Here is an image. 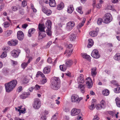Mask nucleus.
I'll return each instance as SVG.
<instances>
[{"instance_id":"f257e3e1","label":"nucleus","mask_w":120,"mask_h":120,"mask_svg":"<svg viewBox=\"0 0 120 120\" xmlns=\"http://www.w3.org/2000/svg\"><path fill=\"white\" fill-rule=\"evenodd\" d=\"M17 84V81L14 80L5 84L6 91L9 92L12 91L15 87Z\"/></svg>"},{"instance_id":"f03ea898","label":"nucleus","mask_w":120,"mask_h":120,"mask_svg":"<svg viewBox=\"0 0 120 120\" xmlns=\"http://www.w3.org/2000/svg\"><path fill=\"white\" fill-rule=\"evenodd\" d=\"M53 89L58 90L60 87V79L58 77H53Z\"/></svg>"},{"instance_id":"7ed1b4c3","label":"nucleus","mask_w":120,"mask_h":120,"mask_svg":"<svg viewBox=\"0 0 120 120\" xmlns=\"http://www.w3.org/2000/svg\"><path fill=\"white\" fill-rule=\"evenodd\" d=\"M52 24V22L49 20L47 21L45 23V26L47 28V30H46V33L49 36L52 35V31L51 30Z\"/></svg>"},{"instance_id":"20e7f679","label":"nucleus","mask_w":120,"mask_h":120,"mask_svg":"<svg viewBox=\"0 0 120 120\" xmlns=\"http://www.w3.org/2000/svg\"><path fill=\"white\" fill-rule=\"evenodd\" d=\"M104 22L105 23H108L110 22L112 20V15L109 13L106 14L104 17Z\"/></svg>"},{"instance_id":"39448f33","label":"nucleus","mask_w":120,"mask_h":120,"mask_svg":"<svg viewBox=\"0 0 120 120\" xmlns=\"http://www.w3.org/2000/svg\"><path fill=\"white\" fill-rule=\"evenodd\" d=\"M75 25V23L74 21H70L67 24L66 29L68 31H70L73 28Z\"/></svg>"},{"instance_id":"423d86ee","label":"nucleus","mask_w":120,"mask_h":120,"mask_svg":"<svg viewBox=\"0 0 120 120\" xmlns=\"http://www.w3.org/2000/svg\"><path fill=\"white\" fill-rule=\"evenodd\" d=\"M15 110L19 112V115L21 113L24 114L26 112V109L24 105H20L17 108L15 107Z\"/></svg>"},{"instance_id":"0eeeda50","label":"nucleus","mask_w":120,"mask_h":120,"mask_svg":"<svg viewBox=\"0 0 120 120\" xmlns=\"http://www.w3.org/2000/svg\"><path fill=\"white\" fill-rule=\"evenodd\" d=\"M41 103L38 99H36L34 100V101L33 104V107L35 109H38L40 107Z\"/></svg>"},{"instance_id":"6e6552de","label":"nucleus","mask_w":120,"mask_h":120,"mask_svg":"<svg viewBox=\"0 0 120 120\" xmlns=\"http://www.w3.org/2000/svg\"><path fill=\"white\" fill-rule=\"evenodd\" d=\"M91 56L95 58H99L100 56V55L98 53V51L97 49H94L92 51L91 54Z\"/></svg>"},{"instance_id":"1a4fd4ad","label":"nucleus","mask_w":120,"mask_h":120,"mask_svg":"<svg viewBox=\"0 0 120 120\" xmlns=\"http://www.w3.org/2000/svg\"><path fill=\"white\" fill-rule=\"evenodd\" d=\"M20 52V50L18 49L13 50L11 52V56L14 58H17L18 56L19 53Z\"/></svg>"},{"instance_id":"9d476101","label":"nucleus","mask_w":120,"mask_h":120,"mask_svg":"<svg viewBox=\"0 0 120 120\" xmlns=\"http://www.w3.org/2000/svg\"><path fill=\"white\" fill-rule=\"evenodd\" d=\"M87 80L86 82V85L88 88H91L93 86L92 80L91 78L88 77L86 79Z\"/></svg>"},{"instance_id":"9b49d317","label":"nucleus","mask_w":120,"mask_h":120,"mask_svg":"<svg viewBox=\"0 0 120 120\" xmlns=\"http://www.w3.org/2000/svg\"><path fill=\"white\" fill-rule=\"evenodd\" d=\"M80 112V109H77L76 108H74L71 111V114L72 116H75L79 114Z\"/></svg>"},{"instance_id":"f8f14e48","label":"nucleus","mask_w":120,"mask_h":120,"mask_svg":"<svg viewBox=\"0 0 120 120\" xmlns=\"http://www.w3.org/2000/svg\"><path fill=\"white\" fill-rule=\"evenodd\" d=\"M18 40H17L13 39L8 42V44L10 45L15 46L18 44Z\"/></svg>"},{"instance_id":"ddd939ff","label":"nucleus","mask_w":120,"mask_h":120,"mask_svg":"<svg viewBox=\"0 0 120 120\" xmlns=\"http://www.w3.org/2000/svg\"><path fill=\"white\" fill-rule=\"evenodd\" d=\"M17 37L18 39L19 40H22L24 38V34L21 31H18L17 33Z\"/></svg>"},{"instance_id":"4468645a","label":"nucleus","mask_w":120,"mask_h":120,"mask_svg":"<svg viewBox=\"0 0 120 120\" xmlns=\"http://www.w3.org/2000/svg\"><path fill=\"white\" fill-rule=\"evenodd\" d=\"M78 95L76 94H73L71 97V102L73 103H77Z\"/></svg>"},{"instance_id":"2eb2a0df","label":"nucleus","mask_w":120,"mask_h":120,"mask_svg":"<svg viewBox=\"0 0 120 120\" xmlns=\"http://www.w3.org/2000/svg\"><path fill=\"white\" fill-rule=\"evenodd\" d=\"M77 81L78 83L83 84L84 83V80L83 78V75L82 74H80L78 78Z\"/></svg>"},{"instance_id":"dca6fc26","label":"nucleus","mask_w":120,"mask_h":120,"mask_svg":"<svg viewBox=\"0 0 120 120\" xmlns=\"http://www.w3.org/2000/svg\"><path fill=\"white\" fill-rule=\"evenodd\" d=\"M32 59L31 58H29L27 62H25L22 63L21 64V66L22 68L24 69L27 66L28 64L30 63Z\"/></svg>"},{"instance_id":"f3484780","label":"nucleus","mask_w":120,"mask_h":120,"mask_svg":"<svg viewBox=\"0 0 120 120\" xmlns=\"http://www.w3.org/2000/svg\"><path fill=\"white\" fill-rule=\"evenodd\" d=\"M45 27L44 25L43 24L39 23L38 26V29L39 30V32H45Z\"/></svg>"},{"instance_id":"a211bd4d","label":"nucleus","mask_w":120,"mask_h":120,"mask_svg":"<svg viewBox=\"0 0 120 120\" xmlns=\"http://www.w3.org/2000/svg\"><path fill=\"white\" fill-rule=\"evenodd\" d=\"M30 95V94L28 92H24L20 95V98L22 99H25L27 97Z\"/></svg>"},{"instance_id":"6ab92c4d","label":"nucleus","mask_w":120,"mask_h":120,"mask_svg":"<svg viewBox=\"0 0 120 120\" xmlns=\"http://www.w3.org/2000/svg\"><path fill=\"white\" fill-rule=\"evenodd\" d=\"M38 38L39 39H42L46 36V34L45 33L41 32H38Z\"/></svg>"},{"instance_id":"aec40b11","label":"nucleus","mask_w":120,"mask_h":120,"mask_svg":"<svg viewBox=\"0 0 120 120\" xmlns=\"http://www.w3.org/2000/svg\"><path fill=\"white\" fill-rule=\"evenodd\" d=\"M72 51V49H67L65 51L64 53V54H65L66 53V56L68 57L71 55V53Z\"/></svg>"},{"instance_id":"412c9836","label":"nucleus","mask_w":120,"mask_h":120,"mask_svg":"<svg viewBox=\"0 0 120 120\" xmlns=\"http://www.w3.org/2000/svg\"><path fill=\"white\" fill-rule=\"evenodd\" d=\"M96 68H94L91 69V74L92 76L94 77L97 74V72L96 71Z\"/></svg>"},{"instance_id":"4be33fe9","label":"nucleus","mask_w":120,"mask_h":120,"mask_svg":"<svg viewBox=\"0 0 120 120\" xmlns=\"http://www.w3.org/2000/svg\"><path fill=\"white\" fill-rule=\"evenodd\" d=\"M72 64L73 61L71 60H65V64L67 67H70Z\"/></svg>"},{"instance_id":"5701e85b","label":"nucleus","mask_w":120,"mask_h":120,"mask_svg":"<svg viewBox=\"0 0 120 120\" xmlns=\"http://www.w3.org/2000/svg\"><path fill=\"white\" fill-rule=\"evenodd\" d=\"M74 8L72 5H70L69 6L68 8L67 11L69 13H72L73 11Z\"/></svg>"},{"instance_id":"b1692460","label":"nucleus","mask_w":120,"mask_h":120,"mask_svg":"<svg viewBox=\"0 0 120 120\" xmlns=\"http://www.w3.org/2000/svg\"><path fill=\"white\" fill-rule=\"evenodd\" d=\"M96 100L93 99L92 101L91 105L90 106L89 109L90 110H93L95 108L94 105L95 103Z\"/></svg>"},{"instance_id":"393cba45","label":"nucleus","mask_w":120,"mask_h":120,"mask_svg":"<svg viewBox=\"0 0 120 120\" xmlns=\"http://www.w3.org/2000/svg\"><path fill=\"white\" fill-rule=\"evenodd\" d=\"M88 43L87 45V47L88 48L91 47L94 44L93 40L91 39H89L88 40Z\"/></svg>"},{"instance_id":"a878e982","label":"nucleus","mask_w":120,"mask_h":120,"mask_svg":"<svg viewBox=\"0 0 120 120\" xmlns=\"http://www.w3.org/2000/svg\"><path fill=\"white\" fill-rule=\"evenodd\" d=\"M50 68L48 67H47L44 68L43 72L44 74H47L49 73L50 72Z\"/></svg>"},{"instance_id":"bb28decb","label":"nucleus","mask_w":120,"mask_h":120,"mask_svg":"<svg viewBox=\"0 0 120 120\" xmlns=\"http://www.w3.org/2000/svg\"><path fill=\"white\" fill-rule=\"evenodd\" d=\"M35 30V29L33 28H31L28 31V36L29 37H31V34H33Z\"/></svg>"},{"instance_id":"cd10ccee","label":"nucleus","mask_w":120,"mask_h":120,"mask_svg":"<svg viewBox=\"0 0 120 120\" xmlns=\"http://www.w3.org/2000/svg\"><path fill=\"white\" fill-rule=\"evenodd\" d=\"M114 58L116 60L119 61L120 60V53H117L114 56Z\"/></svg>"},{"instance_id":"c85d7f7f","label":"nucleus","mask_w":120,"mask_h":120,"mask_svg":"<svg viewBox=\"0 0 120 120\" xmlns=\"http://www.w3.org/2000/svg\"><path fill=\"white\" fill-rule=\"evenodd\" d=\"M102 94L105 96L108 95L109 93V90L106 89H104L102 91Z\"/></svg>"},{"instance_id":"c756f323","label":"nucleus","mask_w":120,"mask_h":120,"mask_svg":"<svg viewBox=\"0 0 120 120\" xmlns=\"http://www.w3.org/2000/svg\"><path fill=\"white\" fill-rule=\"evenodd\" d=\"M60 69L63 71H65L67 69V67L65 64L60 65Z\"/></svg>"},{"instance_id":"7c9ffc66","label":"nucleus","mask_w":120,"mask_h":120,"mask_svg":"<svg viewBox=\"0 0 120 120\" xmlns=\"http://www.w3.org/2000/svg\"><path fill=\"white\" fill-rule=\"evenodd\" d=\"M64 6V4L62 2L57 5V9L58 10H60L63 9Z\"/></svg>"},{"instance_id":"2f4dec72","label":"nucleus","mask_w":120,"mask_h":120,"mask_svg":"<svg viewBox=\"0 0 120 120\" xmlns=\"http://www.w3.org/2000/svg\"><path fill=\"white\" fill-rule=\"evenodd\" d=\"M44 2L46 4L49 3V6L52 7V0H44Z\"/></svg>"},{"instance_id":"473e14b6","label":"nucleus","mask_w":120,"mask_h":120,"mask_svg":"<svg viewBox=\"0 0 120 120\" xmlns=\"http://www.w3.org/2000/svg\"><path fill=\"white\" fill-rule=\"evenodd\" d=\"M97 33L96 31H93L90 32L89 33V34L92 37H94L97 35Z\"/></svg>"},{"instance_id":"72a5a7b5","label":"nucleus","mask_w":120,"mask_h":120,"mask_svg":"<svg viewBox=\"0 0 120 120\" xmlns=\"http://www.w3.org/2000/svg\"><path fill=\"white\" fill-rule=\"evenodd\" d=\"M79 87L80 88L81 92L82 93L85 92V90L84 85H80Z\"/></svg>"},{"instance_id":"f704fd0d","label":"nucleus","mask_w":120,"mask_h":120,"mask_svg":"<svg viewBox=\"0 0 120 120\" xmlns=\"http://www.w3.org/2000/svg\"><path fill=\"white\" fill-rule=\"evenodd\" d=\"M106 9L112 11L114 10L113 6L110 5H107L106 8Z\"/></svg>"},{"instance_id":"c9c22d12","label":"nucleus","mask_w":120,"mask_h":120,"mask_svg":"<svg viewBox=\"0 0 120 120\" xmlns=\"http://www.w3.org/2000/svg\"><path fill=\"white\" fill-rule=\"evenodd\" d=\"M86 20V19L85 18H83V21L81 23H79L77 26V28H80L82 26H83L84 24V23L85 22Z\"/></svg>"},{"instance_id":"e433bc0d","label":"nucleus","mask_w":120,"mask_h":120,"mask_svg":"<svg viewBox=\"0 0 120 120\" xmlns=\"http://www.w3.org/2000/svg\"><path fill=\"white\" fill-rule=\"evenodd\" d=\"M115 101L117 106L120 107V99L118 97L116 98L115 99Z\"/></svg>"},{"instance_id":"4c0bfd02","label":"nucleus","mask_w":120,"mask_h":120,"mask_svg":"<svg viewBox=\"0 0 120 120\" xmlns=\"http://www.w3.org/2000/svg\"><path fill=\"white\" fill-rule=\"evenodd\" d=\"M12 33V31L11 30H8L5 32V34L7 37L10 36Z\"/></svg>"},{"instance_id":"58836bf2","label":"nucleus","mask_w":120,"mask_h":120,"mask_svg":"<svg viewBox=\"0 0 120 120\" xmlns=\"http://www.w3.org/2000/svg\"><path fill=\"white\" fill-rule=\"evenodd\" d=\"M9 71V69L6 68H4L3 70V73L5 75H6L8 74Z\"/></svg>"},{"instance_id":"ea45409f","label":"nucleus","mask_w":120,"mask_h":120,"mask_svg":"<svg viewBox=\"0 0 120 120\" xmlns=\"http://www.w3.org/2000/svg\"><path fill=\"white\" fill-rule=\"evenodd\" d=\"M70 39L71 41H74L76 39V35L75 34H72L71 35L70 37Z\"/></svg>"},{"instance_id":"a19ab883","label":"nucleus","mask_w":120,"mask_h":120,"mask_svg":"<svg viewBox=\"0 0 120 120\" xmlns=\"http://www.w3.org/2000/svg\"><path fill=\"white\" fill-rule=\"evenodd\" d=\"M82 7H80L77 8L76 10L79 13L81 14H82L83 13V12L82 11Z\"/></svg>"},{"instance_id":"79ce46f5","label":"nucleus","mask_w":120,"mask_h":120,"mask_svg":"<svg viewBox=\"0 0 120 120\" xmlns=\"http://www.w3.org/2000/svg\"><path fill=\"white\" fill-rule=\"evenodd\" d=\"M102 22H104V21L103 20V19L100 18H98L97 21V23L98 25H101Z\"/></svg>"},{"instance_id":"37998d69","label":"nucleus","mask_w":120,"mask_h":120,"mask_svg":"<svg viewBox=\"0 0 120 120\" xmlns=\"http://www.w3.org/2000/svg\"><path fill=\"white\" fill-rule=\"evenodd\" d=\"M82 57L83 58L86 59H90V56L89 55H87L86 54H83L82 55Z\"/></svg>"},{"instance_id":"c03bdc74","label":"nucleus","mask_w":120,"mask_h":120,"mask_svg":"<svg viewBox=\"0 0 120 120\" xmlns=\"http://www.w3.org/2000/svg\"><path fill=\"white\" fill-rule=\"evenodd\" d=\"M3 25L4 26L5 28H7L9 27L10 25L9 23L8 22H4Z\"/></svg>"},{"instance_id":"a18cd8bd","label":"nucleus","mask_w":120,"mask_h":120,"mask_svg":"<svg viewBox=\"0 0 120 120\" xmlns=\"http://www.w3.org/2000/svg\"><path fill=\"white\" fill-rule=\"evenodd\" d=\"M47 81V79L46 78H44L41 81V83L42 84H43L46 83Z\"/></svg>"},{"instance_id":"49530a36","label":"nucleus","mask_w":120,"mask_h":120,"mask_svg":"<svg viewBox=\"0 0 120 120\" xmlns=\"http://www.w3.org/2000/svg\"><path fill=\"white\" fill-rule=\"evenodd\" d=\"M58 117V113H56L53 116V120H56Z\"/></svg>"},{"instance_id":"de8ad7c7","label":"nucleus","mask_w":120,"mask_h":120,"mask_svg":"<svg viewBox=\"0 0 120 120\" xmlns=\"http://www.w3.org/2000/svg\"><path fill=\"white\" fill-rule=\"evenodd\" d=\"M11 9L13 11H16L18 10V8L16 6H13L11 7Z\"/></svg>"},{"instance_id":"09e8293b","label":"nucleus","mask_w":120,"mask_h":120,"mask_svg":"<svg viewBox=\"0 0 120 120\" xmlns=\"http://www.w3.org/2000/svg\"><path fill=\"white\" fill-rule=\"evenodd\" d=\"M114 91L115 93H118L120 92V87H118L114 89Z\"/></svg>"},{"instance_id":"8fccbe9b","label":"nucleus","mask_w":120,"mask_h":120,"mask_svg":"<svg viewBox=\"0 0 120 120\" xmlns=\"http://www.w3.org/2000/svg\"><path fill=\"white\" fill-rule=\"evenodd\" d=\"M96 108L98 110H100L102 108H103V107L100 104H98L97 105Z\"/></svg>"},{"instance_id":"3c124183","label":"nucleus","mask_w":120,"mask_h":120,"mask_svg":"<svg viewBox=\"0 0 120 120\" xmlns=\"http://www.w3.org/2000/svg\"><path fill=\"white\" fill-rule=\"evenodd\" d=\"M105 101L102 100L101 101L100 104L104 108L105 107Z\"/></svg>"},{"instance_id":"603ef678","label":"nucleus","mask_w":120,"mask_h":120,"mask_svg":"<svg viewBox=\"0 0 120 120\" xmlns=\"http://www.w3.org/2000/svg\"><path fill=\"white\" fill-rule=\"evenodd\" d=\"M52 13V11L51 10L49 9H47L45 13L48 15H49L51 14Z\"/></svg>"},{"instance_id":"864d4df0","label":"nucleus","mask_w":120,"mask_h":120,"mask_svg":"<svg viewBox=\"0 0 120 120\" xmlns=\"http://www.w3.org/2000/svg\"><path fill=\"white\" fill-rule=\"evenodd\" d=\"M7 56L6 52H3L2 54L0 56V57L1 58H3L6 57Z\"/></svg>"},{"instance_id":"5fc2aeb1","label":"nucleus","mask_w":120,"mask_h":120,"mask_svg":"<svg viewBox=\"0 0 120 120\" xmlns=\"http://www.w3.org/2000/svg\"><path fill=\"white\" fill-rule=\"evenodd\" d=\"M30 5L31 8L33 10V12H37V10L36 9L34 8L33 4H31Z\"/></svg>"},{"instance_id":"6e6d98bb","label":"nucleus","mask_w":120,"mask_h":120,"mask_svg":"<svg viewBox=\"0 0 120 120\" xmlns=\"http://www.w3.org/2000/svg\"><path fill=\"white\" fill-rule=\"evenodd\" d=\"M28 82V79L26 78H24L22 80V82L24 83L27 84Z\"/></svg>"},{"instance_id":"4d7b16f0","label":"nucleus","mask_w":120,"mask_h":120,"mask_svg":"<svg viewBox=\"0 0 120 120\" xmlns=\"http://www.w3.org/2000/svg\"><path fill=\"white\" fill-rule=\"evenodd\" d=\"M48 9L45 6H43L42 8V11L45 13L46 12V11Z\"/></svg>"},{"instance_id":"13d9d810","label":"nucleus","mask_w":120,"mask_h":120,"mask_svg":"<svg viewBox=\"0 0 120 120\" xmlns=\"http://www.w3.org/2000/svg\"><path fill=\"white\" fill-rule=\"evenodd\" d=\"M40 88V86L37 84L36 85L34 88V89L37 90H39Z\"/></svg>"},{"instance_id":"bf43d9fd","label":"nucleus","mask_w":120,"mask_h":120,"mask_svg":"<svg viewBox=\"0 0 120 120\" xmlns=\"http://www.w3.org/2000/svg\"><path fill=\"white\" fill-rule=\"evenodd\" d=\"M27 4V3L26 1V0H24L22 2V5L23 7H24L26 6Z\"/></svg>"},{"instance_id":"052dcab7","label":"nucleus","mask_w":120,"mask_h":120,"mask_svg":"<svg viewBox=\"0 0 120 120\" xmlns=\"http://www.w3.org/2000/svg\"><path fill=\"white\" fill-rule=\"evenodd\" d=\"M79 115L78 116L77 120H82V117L81 116L82 115V114L81 113L79 114Z\"/></svg>"},{"instance_id":"680f3d73","label":"nucleus","mask_w":120,"mask_h":120,"mask_svg":"<svg viewBox=\"0 0 120 120\" xmlns=\"http://www.w3.org/2000/svg\"><path fill=\"white\" fill-rule=\"evenodd\" d=\"M52 42L51 41L49 42L46 45V48H49L51 45L52 44Z\"/></svg>"},{"instance_id":"e2e57ef3","label":"nucleus","mask_w":120,"mask_h":120,"mask_svg":"<svg viewBox=\"0 0 120 120\" xmlns=\"http://www.w3.org/2000/svg\"><path fill=\"white\" fill-rule=\"evenodd\" d=\"M48 62L50 63H52V59L51 58L49 57L47 59Z\"/></svg>"},{"instance_id":"0e129e2a","label":"nucleus","mask_w":120,"mask_h":120,"mask_svg":"<svg viewBox=\"0 0 120 120\" xmlns=\"http://www.w3.org/2000/svg\"><path fill=\"white\" fill-rule=\"evenodd\" d=\"M19 13L22 15H23L24 13V11L23 9H21L19 11Z\"/></svg>"},{"instance_id":"69168bd1","label":"nucleus","mask_w":120,"mask_h":120,"mask_svg":"<svg viewBox=\"0 0 120 120\" xmlns=\"http://www.w3.org/2000/svg\"><path fill=\"white\" fill-rule=\"evenodd\" d=\"M108 113L112 116H115V113L112 111L109 112H108Z\"/></svg>"},{"instance_id":"338daca9","label":"nucleus","mask_w":120,"mask_h":120,"mask_svg":"<svg viewBox=\"0 0 120 120\" xmlns=\"http://www.w3.org/2000/svg\"><path fill=\"white\" fill-rule=\"evenodd\" d=\"M46 118L45 116H42L41 117L40 120H45Z\"/></svg>"},{"instance_id":"774afa93","label":"nucleus","mask_w":120,"mask_h":120,"mask_svg":"<svg viewBox=\"0 0 120 120\" xmlns=\"http://www.w3.org/2000/svg\"><path fill=\"white\" fill-rule=\"evenodd\" d=\"M64 119L65 120H69V117L68 116H65L64 117Z\"/></svg>"}]
</instances>
